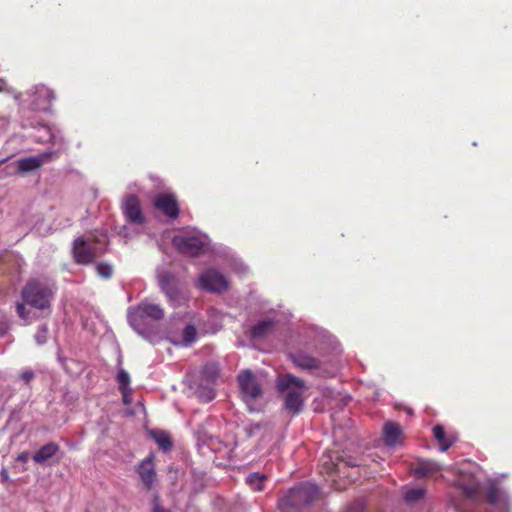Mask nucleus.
<instances>
[{"mask_svg":"<svg viewBox=\"0 0 512 512\" xmlns=\"http://www.w3.org/2000/svg\"><path fill=\"white\" fill-rule=\"evenodd\" d=\"M107 236L93 232L78 237L73 241L72 253L77 264L87 265L94 262L106 252Z\"/></svg>","mask_w":512,"mask_h":512,"instance_id":"obj_1","label":"nucleus"},{"mask_svg":"<svg viewBox=\"0 0 512 512\" xmlns=\"http://www.w3.org/2000/svg\"><path fill=\"white\" fill-rule=\"evenodd\" d=\"M279 392L285 393L284 409L292 416L302 412L304 407L305 383L303 380L288 373L282 375L277 380Z\"/></svg>","mask_w":512,"mask_h":512,"instance_id":"obj_2","label":"nucleus"},{"mask_svg":"<svg viewBox=\"0 0 512 512\" xmlns=\"http://www.w3.org/2000/svg\"><path fill=\"white\" fill-rule=\"evenodd\" d=\"M318 496V487L312 483L305 482L290 489L283 498L282 505L289 512L301 511L315 501Z\"/></svg>","mask_w":512,"mask_h":512,"instance_id":"obj_3","label":"nucleus"},{"mask_svg":"<svg viewBox=\"0 0 512 512\" xmlns=\"http://www.w3.org/2000/svg\"><path fill=\"white\" fill-rule=\"evenodd\" d=\"M21 296L26 304L39 310H45L50 308L53 292L47 284L33 279L24 286Z\"/></svg>","mask_w":512,"mask_h":512,"instance_id":"obj_4","label":"nucleus"},{"mask_svg":"<svg viewBox=\"0 0 512 512\" xmlns=\"http://www.w3.org/2000/svg\"><path fill=\"white\" fill-rule=\"evenodd\" d=\"M172 244L180 254L192 258L203 254L205 249L204 241L197 235H176L172 239Z\"/></svg>","mask_w":512,"mask_h":512,"instance_id":"obj_5","label":"nucleus"},{"mask_svg":"<svg viewBox=\"0 0 512 512\" xmlns=\"http://www.w3.org/2000/svg\"><path fill=\"white\" fill-rule=\"evenodd\" d=\"M240 397L249 411L256 409V380L251 370L241 371L237 377Z\"/></svg>","mask_w":512,"mask_h":512,"instance_id":"obj_6","label":"nucleus"},{"mask_svg":"<svg viewBox=\"0 0 512 512\" xmlns=\"http://www.w3.org/2000/svg\"><path fill=\"white\" fill-rule=\"evenodd\" d=\"M198 286L204 291L221 293L229 288V282L219 271L208 269L199 276Z\"/></svg>","mask_w":512,"mask_h":512,"instance_id":"obj_7","label":"nucleus"},{"mask_svg":"<svg viewBox=\"0 0 512 512\" xmlns=\"http://www.w3.org/2000/svg\"><path fill=\"white\" fill-rule=\"evenodd\" d=\"M153 204L156 209L171 219H176L180 214L178 200L172 193L158 194L154 198Z\"/></svg>","mask_w":512,"mask_h":512,"instance_id":"obj_8","label":"nucleus"},{"mask_svg":"<svg viewBox=\"0 0 512 512\" xmlns=\"http://www.w3.org/2000/svg\"><path fill=\"white\" fill-rule=\"evenodd\" d=\"M137 472L140 476L144 489L151 490L156 482L154 456L149 455L143 459L137 467Z\"/></svg>","mask_w":512,"mask_h":512,"instance_id":"obj_9","label":"nucleus"},{"mask_svg":"<svg viewBox=\"0 0 512 512\" xmlns=\"http://www.w3.org/2000/svg\"><path fill=\"white\" fill-rule=\"evenodd\" d=\"M123 211L126 219L133 224H142L145 217L142 213L140 201L137 196L129 195L123 205Z\"/></svg>","mask_w":512,"mask_h":512,"instance_id":"obj_10","label":"nucleus"},{"mask_svg":"<svg viewBox=\"0 0 512 512\" xmlns=\"http://www.w3.org/2000/svg\"><path fill=\"white\" fill-rule=\"evenodd\" d=\"M442 466L436 461L425 459L417 462L413 474L417 478H437L441 476Z\"/></svg>","mask_w":512,"mask_h":512,"instance_id":"obj_11","label":"nucleus"},{"mask_svg":"<svg viewBox=\"0 0 512 512\" xmlns=\"http://www.w3.org/2000/svg\"><path fill=\"white\" fill-rule=\"evenodd\" d=\"M164 317V310L157 304L141 303L135 309V313L131 316L132 320L136 318H151L152 320H160Z\"/></svg>","mask_w":512,"mask_h":512,"instance_id":"obj_12","label":"nucleus"},{"mask_svg":"<svg viewBox=\"0 0 512 512\" xmlns=\"http://www.w3.org/2000/svg\"><path fill=\"white\" fill-rule=\"evenodd\" d=\"M159 285L161 290L167 295L170 301H174L178 295L176 281L169 272H163L159 275Z\"/></svg>","mask_w":512,"mask_h":512,"instance_id":"obj_13","label":"nucleus"},{"mask_svg":"<svg viewBox=\"0 0 512 512\" xmlns=\"http://www.w3.org/2000/svg\"><path fill=\"white\" fill-rule=\"evenodd\" d=\"M503 493L501 489L494 483H489L482 489V496L480 503H489L493 506H497L502 502Z\"/></svg>","mask_w":512,"mask_h":512,"instance_id":"obj_14","label":"nucleus"},{"mask_svg":"<svg viewBox=\"0 0 512 512\" xmlns=\"http://www.w3.org/2000/svg\"><path fill=\"white\" fill-rule=\"evenodd\" d=\"M402 435L401 427L398 423L388 422L383 427V439L386 445L395 446L400 442Z\"/></svg>","mask_w":512,"mask_h":512,"instance_id":"obj_15","label":"nucleus"},{"mask_svg":"<svg viewBox=\"0 0 512 512\" xmlns=\"http://www.w3.org/2000/svg\"><path fill=\"white\" fill-rule=\"evenodd\" d=\"M50 154H42L38 157H28L24 159H20L18 161V171L20 173L32 172L39 169L44 162V159H47Z\"/></svg>","mask_w":512,"mask_h":512,"instance_id":"obj_16","label":"nucleus"},{"mask_svg":"<svg viewBox=\"0 0 512 512\" xmlns=\"http://www.w3.org/2000/svg\"><path fill=\"white\" fill-rule=\"evenodd\" d=\"M59 450H60V447L57 443H54V442L47 443L34 453L33 460L37 464H43L48 459H50L54 455H56V453Z\"/></svg>","mask_w":512,"mask_h":512,"instance_id":"obj_17","label":"nucleus"},{"mask_svg":"<svg viewBox=\"0 0 512 512\" xmlns=\"http://www.w3.org/2000/svg\"><path fill=\"white\" fill-rule=\"evenodd\" d=\"M340 457L337 454L327 453L323 454L320 458V472L331 474L340 471L339 468Z\"/></svg>","mask_w":512,"mask_h":512,"instance_id":"obj_18","label":"nucleus"},{"mask_svg":"<svg viewBox=\"0 0 512 512\" xmlns=\"http://www.w3.org/2000/svg\"><path fill=\"white\" fill-rule=\"evenodd\" d=\"M291 359L295 366L304 370L317 369L320 366V361L317 358L307 354H295L291 356Z\"/></svg>","mask_w":512,"mask_h":512,"instance_id":"obj_19","label":"nucleus"},{"mask_svg":"<svg viewBox=\"0 0 512 512\" xmlns=\"http://www.w3.org/2000/svg\"><path fill=\"white\" fill-rule=\"evenodd\" d=\"M433 435L440 444V450L442 452L447 451L454 443V438L446 435L445 429L442 425L434 426Z\"/></svg>","mask_w":512,"mask_h":512,"instance_id":"obj_20","label":"nucleus"},{"mask_svg":"<svg viewBox=\"0 0 512 512\" xmlns=\"http://www.w3.org/2000/svg\"><path fill=\"white\" fill-rule=\"evenodd\" d=\"M482 489H483V487H481L477 483L467 484L462 487L463 494L468 499H470L476 503L481 502Z\"/></svg>","mask_w":512,"mask_h":512,"instance_id":"obj_21","label":"nucleus"},{"mask_svg":"<svg viewBox=\"0 0 512 512\" xmlns=\"http://www.w3.org/2000/svg\"><path fill=\"white\" fill-rule=\"evenodd\" d=\"M117 381H118L119 390H120L122 396H127L128 392L130 391V389H129L130 376H129L128 372L125 371L124 369H121L117 374Z\"/></svg>","mask_w":512,"mask_h":512,"instance_id":"obj_22","label":"nucleus"},{"mask_svg":"<svg viewBox=\"0 0 512 512\" xmlns=\"http://www.w3.org/2000/svg\"><path fill=\"white\" fill-rule=\"evenodd\" d=\"M156 443L164 450L168 451L172 448V441L168 434L163 431L153 433Z\"/></svg>","mask_w":512,"mask_h":512,"instance_id":"obj_23","label":"nucleus"},{"mask_svg":"<svg viewBox=\"0 0 512 512\" xmlns=\"http://www.w3.org/2000/svg\"><path fill=\"white\" fill-rule=\"evenodd\" d=\"M426 490L424 488H411L406 491L404 499L407 503H415L424 498Z\"/></svg>","mask_w":512,"mask_h":512,"instance_id":"obj_24","label":"nucleus"},{"mask_svg":"<svg viewBox=\"0 0 512 512\" xmlns=\"http://www.w3.org/2000/svg\"><path fill=\"white\" fill-rule=\"evenodd\" d=\"M197 330L193 325H187L183 330V341L186 345L196 340Z\"/></svg>","mask_w":512,"mask_h":512,"instance_id":"obj_25","label":"nucleus"},{"mask_svg":"<svg viewBox=\"0 0 512 512\" xmlns=\"http://www.w3.org/2000/svg\"><path fill=\"white\" fill-rule=\"evenodd\" d=\"M96 270L99 276L105 279H109L112 276L113 269L107 263H99L96 266Z\"/></svg>","mask_w":512,"mask_h":512,"instance_id":"obj_26","label":"nucleus"},{"mask_svg":"<svg viewBox=\"0 0 512 512\" xmlns=\"http://www.w3.org/2000/svg\"><path fill=\"white\" fill-rule=\"evenodd\" d=\"M25 304H26L25 302L24 303H17V305H16V312H17L18 316L21 319H23L25 321H28V320L31 319V316H30L31 312H30V310H28L25 307Z\"/></svg>","mask_w":512,"mask_h":512,"instance_id":"obj_27","label":"nucleus"},{"mask_svg":"<svg viewBox=\"0 0 512 512\" xmlns=\"http://www.w3.org/2000/svg\"><path fill=\"white\" fill-rule=\"evenodd\" d=\"M47 333H48V328L45 325L39 327V329L37 330V332L35 334V340L37 341V343L39 345H43L44 343H46Z\"/></svg>","mask_w":512,"mask_h":512,"instance_id":"obj_28","label":"nucleus"},{"mask_svg":"<svg viewBox=\"0 0 512 512\" xmlns=\"http://www.w3.org/2000/svg\"><path fill=\"white\" fill-rule=\"evenodd\" d=\"M339 461L344 463L346 466H350V467H358V466L362 465L361 459H358V458H355L352 456H348L345 458L340 457Z\"/></svg>","mask_w":512,"mask_h":512,"instance_id":"obj_29","label":"nucleus"},{"mask_svg":"<svg viewBox=\"0 0 512 512\" xmlns=\"http://www.w3.org/2000/svg\"><path fill=\"white\" fill-rule=\"evenodd\" d=\"M37 93L39 96L46 97L48 100V103H51L56 98L55 93L51 89L46 88V87L40 88Z\"/></svg>","mask_w":512,"mask_h":512,"instance_id":"obj_30","label":"nucleus"},{"mask_svg":"<svg viewBox=\"0 0 512 512\" xmlns=\"http://www.w3.org/2000/svg\"><path fill=\"white\" fill-rule=\"evenodd\" d=\"M273 325L272 321H258V337L266 333L267 329Z\"/></svg>","mask_w":512,"mask_h":512,"instance_id":"obj_31","label":"nucleus"},{"mask_svg":"<svg viewBox=\"0 0 512 512\" xmlns=\"http://www.w3.org/2000/svg\"><path fill=\"white\" fill-rule=\"evenodd\" d=\"M345 512H364V506L360 502H356L347 507Z\"/></svg>","mask_w":512,"mask_h":512,"instance_id":"obj_32","label":"nucleus"},{"mask_svg":"<svg viewBox=\"0 0 512 512\" xmlns=\"http://www.w3.org/2000/svg\"><path fill=\"white\" fill-rule=\"evenodd\" d=\"M34 372L32 370H24L21 375H20V378L25 381L26 383H29L33 378H34Z\"/></svg>","mask_w":512,"mask_h":512,"instance_id":"obj_33","label":"nucleus"},{"mask_svg":"<svg viewBox=\"0 0 512 512\" xmlns=\"http://www.w3.org/2000/svg\"><path fill=\"white\" fill-rule=\"evenodd\" d=\"M152 512H170V510L164 508L157 500H155Z\"/></svg>","mask_w":512,"mask_h":512,"instance_id":"obj_34","label":"nucleus"},{"mask_svg":"<svg viewBox=\"0 0 512 512\" xmlns=\"http://www.w3.org/2000/svg\"><path fill=\"white\" fill-rule=\"evenodd\" d=\"M28 459H29V452L24 451V452L20 453L17 456L16 461H18V462H27Z\"/></svg>","mask_w":512,"mask_h":512,"instance_id":"obj_35","label":"nucleus"},{"mask_svg":"<svg viewBox=\"0 0 512 512\" xmlns=\"http://www.w3.org/2000/svg\"><path fill=\"white\" fill-rule=\"evenodd\" d=\"M0 479H1L2 482H5V481L9 480V473H8V470L6 468H3L0 471Z\"/></svg>","mask_w":512,"mask_h":512,"instance_id":"obj_36","label":"nucleus"},{"mask_svg":"<svg viewBox=\"0 0 512 512\" xmlns=\"http://www.w3.org/2000/svg\"><path fill=\"white\" fill-rule=\"evenodd\" d=\"M247 483L252 484L254 481H256V473H251L247 477Z\"/></svg>","mask_w":512,"mask_h":512,"instance_id":"obj_37","label":"nucleus"},{"mask_svg":"<svg viewBox=\"0 0 512 512\" xmlns=\"http://www.w3.org/2000/svg\"><path fill=\"white\" fill-rule=\"evenodd\" d=\"M264 479H266V476H265V475H259V474H258V486H257L258 491L262 490L261 482H262Z\"/></svg>","mask_w":512,"mask_h":512,"instance_id":"obj_38","label":"nucleus"},{"mask_svg":"<svg viewBox=\"0 0 512 512\" xmlns=\"http://www.w3.org/2000/svg\"><path fill=\"white\" fill-rule=\"evenodd\" d=\"M249 333H250L252 338L256 336V325H253V326L250 327Z\"/></svg>","mask_w":512,"mask_h":512,"instance_id":"obj_39","label":"nucleus"},{"mask_svg":"<svg viewBox=\"0 0 512 512\" xmlns=\"http://www.w3.org/2000/svg\"><path fill=\"white\" fill-rule=\"evenodd\" d=\"M128 393H130V391ZM128 396H129V394H127V396H123V401H124L125 404H129L130 403V401L128 399Z\"/></svg>","mask_w":512,"mask_h":512,"instance_id":"obj_40","label":"nucleus"}]
</instances>
